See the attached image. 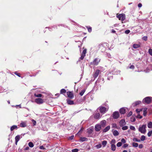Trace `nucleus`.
<instances>
[{
  "label": "nucleus",
  "instance_id": "obj_37",
  "mask_svg": "<svg viewBox=\"0 0 152 152\" xmlns=\"http://www.w3.org/2000/svg\"><path fill=\"white\" fill-rule=\"evenodd\" d=\"M86 53V49H85L83 51L82 54L85 56Z\"/></svg>",
  "mask_w": 152,
  "mask_h": 152
},
{
  "label": "nucleus",
  "instance_id": "obj_17",
  "mask_svg": "<svg viewBox=\"0 0 152 152\" xmlns=\"http://www.w3.org/2000/svg\"><path fill=\"white\" fill-rule=\"evenodd\" d=\"M110 129V126H108L103 130V132H107Z\"/></svg>",
  "mask_w": 152,
  "mask_h": 152
},
{
  "label": "nucleus",
  "instance_id": "obj_7",
  "mask_svg": "<svg viewBox=\"0 0 152 152\" xmlns=\"http://www.w3.org/2000/svg\"><path fill=\"white\" fill-rule=\"evenodd\" d=\"M35 102L37 104H42L43 103V100L41 98H37L35 99Z\"/></svg>",
  "mask_w": 152,
  "mask_h": 152
},
{
  "label": "nucleus",
  "instance_id": "obj_57",
  "mask_svg": "<svg viewBox=\"0 0 152 152\" xmlns=\"http://www.w3.org/2000/svg\"><path fill=\"white\" fill-rule=\"evenodd\" d=\"M146 114H147V112H146V110H144L143 111V115H144V116H145L146 115Z\"/></svg>",
  "mask_w": 152,
  "mask_h": 152
},
{
  "label": "nucleus",
  "instance_id": "obj_10",
  "mask_svg": "<svg viewBox=\"0 0 152 152\" xmlns=\"http://www.w3.org/2000/svg\"><path fill=\"white\" fill-rule=\"evenodd\" d=\"M94 117L95 119H99L100 118L101 116H100V114L99 113H95L94 115Z\"/></svg>",
  "mask_w": 152,
  "mask_h": 152
},
{
  "label": "nucleus",
  "instance_id": "obj_22",
  "mask_svg": "<svg viewBox=\"0 0 152 152\" xmlns=\"http://www.w3.org/2000/svg\"><path fill=\"white\" fill-rule=\"evenodd\" d=\"M88 140V139L85 137H81L80 138V140L82 142H83L85 141H86Z\"/></svg>",
  "mask_w": 152,
  "mask_h": 152
},
{
  "label": "nucleus",
  "instance_id": "obj_23",
  "mask_svg": "<svg viewBox=\"0 0 152 152\" xmlns=\"http://www.w3.org/2000/svg\"><path fill=\"white\" fill-rule=\"evenodd\" d=\"M140 45L137 44H134L133 45V47L134 48H137L140 47Z\"/></svg>",
  "mask_w": 152,
  "mask_h": 152
},
{
  "label": "nucleus",
  "instance_id": "obj_59",
  "mask_svg": "<svg viewBox=\"0 0 152 152\" xmlns=\"http://www.w3.org/2000/svg\"><path fill=\"white\" fill-rule=\"evenodd\" d=\"M143 145L142 144H140L139 145V147L140 148H143Z\"/></svg>",
  "mask_w": 152,
  "mask_h": 152
},
{
  "label": "nucleus",
  "instance_id": "obj_34",
  "mask_svg": "<svg viewBox=\"0 0 152 152\" xmlns=\"http://www.w3.org/2000/svg\"><path fill=\"white\" fill-rule=\"evenodd\" d=\"M133 140L134 141L137 142H140V140H138L137 138H134L133 139Z\"/></svg>",
  "mask_w": 152,
  "mask_h": 152
},
{
  "label": "nucleus",
  "instance_id": "obj_40",
  "mask_svg": "<svg viewBox=\"0 0 152 152\" xmlns=\"http://www.w3.org/2000/svg\"><path fill=\"white\" fill-rule=\"evenodd\" d=\"M112 128H117V125L115 123H113L112 124Z\"/></svg>",
  "mask_w": 152,
  "mask_h": 152
},
{
  "label": "nucleus",
  "instance_id": "obj_32",
  "mask_svg": "<svg viewBox=\"0 0 152 152\" xmlns=\"http://www.w3.org/2000/svg\"><path fill=\"white\" fill-rule=\"evenodd\" d=\"M28 145L31 148H32L33 147L34 145L32 142H30L28 143Z\"/></svg>",
  "mask_w": 152,
  "mask_h": 152
},
{
  "label": "nucleus",
  "instance_id": "obj_1",
  "mask_svg": "<svg viewBox=\"0 0 152 152\" xmlns=\"http://www.w3.org/2000/svg\"><path fill=\"white\" fill-rule=\"evenodd\" d=\"M146 125H143L142 126H139L138 131L141 133L145 134L146 131Z\"/></svg>",
  "mask_w": 152,
  "mask_h": 152
},
{
  "label": "nucleus",
  "instance_id": "obj_15",
  "mask_svg": "<svg viewBox=\"0 0 152 152\" xmlns=\"http://www.w3.org/2000/svg\"><path fill=\"white\" fill-rule=\"evenodd\" d=\"M67 102V103L70 105L73 104H74V102L72 100H71L69 99H66Z\"/></svg>",
  "mask_w": 152,
  "mask_h": 152
},
{
  "label": "nucleus",
  "instance_id": "obj_31",
  "mask_svg": "<svg viewBox=\"0 0 152 152\" xmlns=\"http://www.w3.org/2000/svg\"><path fill=\"white\" fill-rule=\"evenodd\" d=\"M132 146L135 147H138V144L137 143H135V142H133L132 143Z\"/></svg>",
  "mask_w": 152,
  "mask_h": 152
},
{
  "label": "nucleus",
  "instance_id": "obj_45",
  "mask_svg": "<svg viewBox=\"0 0 152 152\" xmlns=\"http://www.w3.org/2000/svg\"><path fill=\"white\" fill-rule=\"evenodd\" d=\"M135 118L134 117H132L131 118V121L132 122H134L135 121Z\"/></svg>",
  "mask_w": 152,
  "mask_h": 152
},
{
  "label": "nucleus",
  "instance_id": "obj_4",
  "mask_svg": "<svg viewBox=\"0 0 152 152\" xmlns=\"http://www.w3.org/2000/svg\"><path fill=\"white\" fill-rule=\"evenodd\" d=\"M117 18L119 20H121L122 21H124L125 19V15L124 14H119L117 16Z\"/></svg>",
  "mask_w": 152,
  "mask_h": 152
},
{
  "label": "nucleus",
  "instance_id": "obj_9",
  "mask_svg": "<svg viewBox=\"0 0 152 152\" xmlns=\"http://www.w3.org/2000/svg\"><path fill=\"white\" fill-rule=\"evenodd\" d=\"M106 123L107 121L106 120H103L100 122L99 124H100L102 128H104L106 126Z\"/></svg>",
  "mask_w": 152,
  "mask_h": 152
},
{
  "label": "nucleus",
  "instance_id": "obj_33",
  "mask_svg": "<svg viewBox=\"0 0 152 152\" xmlns=\"http://www.w3.org/2000/svg\"><path fill=\"white\" fill-rule=\"evenodd\" d=\"M145 137L144 135H142L141 136L140 138V140L143 141L145 139Z\"/></svg>",
  "mask_w": 152,
  "mask_h": 152
},
{
  "label": "nucleus",
  "instance_id": "obj_43",
  "mask_svg": "<svg viewBox=\"0 0 152 152\" xmlns=\"http://www.w3.org/2000/svg\"><path fill=\"white\" fill-rule=\"evenodd\" d=\"M72 152H77L78 151V150L77 148H75L72 149Z\"/></svg>",
  "mask_w": 152,
  "mask_h": 152
},
{
  "label": "nucleus",
  "instance_id": "obj_21",
  "mask_svg": "<svg viewBox=\"0 0 152 152\" xmlns=\"http://www.w3.org/2000/svg\"><path fill=\"white\" fill-rule=\"evenodd\" d=\"M147 126L148 128L152 129V122L151 121L149 122L148 123Z\"/></svg>",
  "mask_w": 152,
  "mask_h": 152
},
{
  "label": "nucleus",
  "instance_id": "obj_19",
  "mask_svg": "<svg viewBox=\"0 0 152 152\" xmlns=\"http://www.w3.org/2000/svg\"><path fill=\"white\" fill-rule=\"evenodd\" d=\"M141 102L140 101H137L134 103L133 105L134 106H136L140 104Z\"/></svg>",
  "mask_w": 152,
  "mask_h": 152
},
{
  "label": "nucleus",
  "instance_id": "obj_13",
  "mask_svg": "<svg viewBox=\"0 0 152 152\" xmlns=\"http://www.w3.org/2000/svg\"><path fill=\"white\" fill-rule=\"evenodd\" d=\"M100 71L98 69L96 70L94 73L93 76L94 78H96L99 75Z\"/></svg>",
  "mask_w": 152,
  "mask_h": 152
},
{
  "label": "nucleus",
  "instance_id": "obj_12",
  "mask_svg": "<svg viewBox=\"0 0 152 152\" xmlns=\"http://www.w3.org/2000/svg\"><path fill=\"white\" fill-rule=\"evenodd\" d=\"M67 94L68 95V97L70 99H72L74 97L73 94L71 92H67Z\"/></svg>",
  "mask_w": 152,
  "mask_h": 152
},
{
  "label": "nucleus",
  "instance_id": "obj_51",
  "mask_svg": "<svg viewBox=\"0 0 152 152\" xmlns=\"http://www.w3.org/2000/svg\"><path fill=\"white\" fill-rule=\"evenodd\" d=\"M130 32V30H126L125 31V33H126V34H128Z\"/></svg>",
  "mask_w": 152,
  "mask_h": 152
},
{
  "label": "nucleus",
  "instance_id": "obj_26",
  "mask_svg": "<svg viewBox=\"0 0 152 152\" xmlns=\"http://www.w3.org/2000/svg\"><path fill=\"white\" fill-rule=\"evenodd\" d=\"M107 144V141L106 140L103 141L102 142V145L103 147H104Z\"/></svg>",
  "mask_w": 152,
  "mask_h": 152
},
{
  "label": "nucleus",
  "instance_id": "obj_11",
  "mask_svg": "<svg viewBox=\"0 0 152 152\" xmlns=\"http://www.w3.org/2000/svg\"><path fill=\"white\" fill-rule=\"evenodd\" d=\"M126 123L124 119L121 120L119 122V125L121 126H123L126 125Z\"/></svg>",
  "mask_w": 152,
  "mask_h": 152
},
{
  "label": "nucleus",
  "instance_id": "obj_60",
  "mask_svg": "<svg viewBox=\"0 0 152 152\" xmlns=\"http://www.w3.org/2000/svg\"><path fill=\"white\" fill-rule=\"evenodd\" d=\"M142 6V4L141 3H139L138 4V7H139L140 8Z\"/></svg>",
  "mask_w": 152,
  "mask_h": 152
},
{
  "label": "nucleus",
  "instance_id": "obj_46",
  "mask_svg": "<svg viewBox=\"0 0 152 152\" xmlns=\"http://www.w3.org/2000/svg\"><path fill=\"white\" fill-rule=\"evenodd\" d=\"M148 52L152 56V49H149L148 50Z\"/></svg>",
  "mask_w": 152,
  "mask_h": 152
},
{
  "label": "nucleus",
  "instance_id": "obj_25",
  "mask_svg": "<svg viewBox=\"0 0 152 152\" xmlns=\"http://www.w3.org/2000/svg\"><path fill=\"white\" fill-rule=\"evenodd\" d=\"M115 143L116 140L114 139L112 140L110 142V144L111 145H115Z\"/></svg>",
  "mask_w": 152,
  "mask_h": 152
},
{
  "label": "nucleus",
  "instance_id": "obj_14",
  "mask_svg": "<svg viewBox=\"0 0 152 152\" xmlns=\"http://www.w3.org/2000/svg\"><path fill=\"white\" fill-rule=\"evenodd\" d=\"M26 121L23 122L22 121L20 124V126L22 127H25L26 126Z\"/></svg>",
  "mask_w": 152,
  "mask_h": 152
},
{
  "label": "nucleus",
  "instance_id": "obj_58",
  "mask_svg": "<svg viewBox=\"0 0 152 152\" xmlns=\"http://www.w3.org/2000/svg\"><path fill=\"white\" fill-rule=\"evenodd\" d=\"M134 66L133 65H131L129 67V68L131 69H134Z\"/></svg>",
  "mask_w": 152,
  "mask_h": 152
},
{
  "label": "nucleus",
  "instance_id": "obj_38",
  "mask_svg": "<svg viewBox=\"0 0 152 152\" xmlns=\"http://www.w3.org/2000/svg\"><path fill=\"white\" fill-rule=\"evenodd\" d=\"M130 129L134 131L135 130V127L133 126H130Z\"/></svg>",
  "mask_w": 152,
  "mask_h": 152
},
{
  "label": "nucleus",
  "instance_id": "obj_20",
  "mask_svg": "<svg viewBox=\"0 0 152 152\" xmlns=\"http://www.w3.org/2000/svg\"><path fill=\"white\" fill-rule=\"evenodd\" d=\"M113 134L114 136H117L119 134L117 130H115L113 131Z\"/></svg>",
  "mask_w": 152,
  "mask_h": 152
},
{
  "label": "nucleus",
  "instance_id": "obj_53",
  "mask_svg": "<svg viewBox=\"0 0 152 152\" xmlns=\"http://www.w3.org/2000/svg\"><path fill=\"white\" fill-rule=\"evenodd\" d=\"M85 56L83 55H82L81 54V56L80 57V59L81 60H83V59L84 58V57Z\"/></svg>",
  "mask_w": 152,
  "mask_h": 152
},
{
  "label": "nucleus",
  "instance_id": "obj_63",
  "mask_svg": "<svg viewBox=\"0 0 152 152\" xmlns=\"http://www.w3.org/2000/svg\"><path fill=\"white\" fill-rule=\"evenodd\" d=\"M92 131V130L91 129H89V131L88 132H89L90 133H91V132Z\"/></svg>",
  "mask_w": 152,
  "mask_h": 152
},
{
  "label": "nucleus",
  "instance_id": "obj_55",
  "mask_svg": "<svg viewBox=\"0 0 152 152\" xmlns=\"http://www.w3.org/2000/svg\"><path fill=\"white\" fill-rule=\"evenodd\" d=\"M39 148L40 149H44V150H45V148L42 145L40 146L39 147Z\"/></svg>",
  "mask_w": 152,
  "mask_h": 152
},
{
  "label": "nucleus",
  "instance_id": "obj_52",
  "mask_svg": "<svg viewBox=\"0 0 152 152\" xmlns=\"http://www.w3.org/2000/svg\"><path fill=\"white\" fill-rule=\"evenodd\" d=\"M137 118H139L141 119L142 118V116L140 115V114H138L137 116Z\"/></svg>",
  "mask_w": 152,
  "mask_h": 152
},
{
  "label": "nucleus",
  "instance_id": "obj_3",
  "mask_svg": "<svg viewBox=\"0 0 152 152\" xmlns=\"http://www.w3.org/2000/svg\"><path fill=\"white\" fill-rule=\"evenodd\" d=\"M152 97H147L144 98L143 101L144 103L149 104L151 101Z\"/></svg>",
  "mask_w": 152,
  "mask_h": 152
},
{
  "label": "nucleus",
  "instance_id": "obj_5",
  "mask_svg": "<svg viewBox=\"0 0 152 152\" xmlns=\"http://www.w3.org/2000/svg\"><path fill=\"white\" fill-rule=\"evenodd\" d=\"M102 127L99 124H96L94 127L95 130L96 132H99L101 130V129Z\"/></svg>",
  "mask_w": 152,
  "mask_h": 152
},
{
  "label": "nucleus",
  "instance_id": "obj_28",
  "mask_svg": "<svg viewBox=\"0 0 152 152\" xmlns=\"http://www.w3.org/2000/svg\"><path fill=\"white\" fill-rule=\"evenodd\" d=\"M95 147L97 149H99L100 148L102 147V145L101 144L99 143L97 145H96Z\"/></svg>",
  "mask_w": 152,
  "mask_h": 152
},
{
  "label": "nucleus",
  "instance_id": "obj_50",
  "mask_svg": "<svg viewBox=\"0 0 152 152\" xmlns=\"http://www.w3.org/2000/svg\"><path fill=\"white\" fill-rule=\"evenodd\" d=\"M128 146V145L127 144H124L123 146V147L124 148H125L127 147Z\"/></svg>",
  "mask_w": 152,
  "mask_h": 152
},
{
  "label": "nucleus",
  "instance_id": "obj_16",
  "mask_svg": "<svg viewBox=\"0 0 152 152\" xmlns=\"http://www.w3.org/2000/svg\"><path fill=\"white\" fill-rule=\"evenodd\" d=\"M119 111L121 114H124L125 113L126 110L124 108H122L120 109Z\"/></svg>",
  "mask_w": 152,
  "mask_h": 152
},
{
  "label": "nucleus",
  "instance_id": "obj_29",
  "mask_svg": "<svg viewBox=\"0 0 152 152\" xmlns=\"http://www.w3.org/2000/svg\"><path fill=\"white\" fill-rule=\"evenodd\" d=\"M66 92V90L64 89H62L60 91V93L63 94Z\"/></svg>",
  "mask_w": 152,
  "mask_h": 152
},
{
  "label": "nucleus",
  "instance_id": "obj_41",
  "mask_svg": "<svg viewBox=\"0 0 152 152\" xmlns=\"http://www.w3.org/2000/svg\"><path fill=\"white\" fill-rule=\"evenodd\" d=\"M85 91V90H83L80 93V94L81 96H82L83 95V94H84V92Z\"/></svg>",
  "mask_w": 152,
  "mask_h": 152
},
{
  "label": "nucleus",
  "instance_id": "obj_18",
  "mask_svg": "<svg viewBox=\"0 0 152 152\" xmlns=\"http://www.w3.org/2000/svg\"><path fill=\"white\" fill-rule=\"evenodd\" d=\"M111 147L112 151H114L115 150L116 146L115 145H111Z\"/></svg>",
  "mask_w": 152,
  "mask_h": 152
},
{
  "label": "nucleus",
  "instance_id": "obj_8",
  "mask_svg": "<svg viewBox=\"0 0 152 152\" xmlns=\"http://www.w3.org/2000/svg\"><path fill=\"white\" fill-rule=\"evenodd\" d=\"M113 117L114 119H117L119 116V114L118 112H115L113 113Z\"/></svg>",
  "mask_w": 152,
  "mask_h": 152
},
{
  "label": "nucleus",
  "instance_id": "obj_64",
  "mask_svg": "<svg viewBox=\"0 0 152 152\" xmlns=\"http://www.w3.org/2000/svg\"><path fill=\"white\" fill-rule=\"evenodd\" d=\"M122 152H128L127 151L125 150H124Z\"/></svg>",
  "mask_w": 152,
  "mask_h": 152
},
{
  "label": "nucleus",
  "instance_id": "obj_48",
  "mask_svg": "<svg viewBox=\"0 0 152 152\" xmlns=\"http://www.w3.org/2000/svg\"><path fill=\"white\" fill-rule=\"evenodd\" d=\"M132 112L130 111L129 112V113L127 115V116L128 117H130L132 115Z\"/></svg>",
  "mask_w": 152,
  "mask_h": 152
},
{
  "label": "nucleus",
  "instance_id": "obj_62",
  "mask_svg": "<svg viewBox=\"0 0 152 152\" xmlns=\"http://www.w3.org/2000/svg\"><path fill=\"white\" fill-rule=\"evenodd\" d=\"M136 111L137 112V113H139L140 112V111L138 109H137L136 110Z\"/></svg>",
  "mask_w": 152,
  "mask_h": 152
},
{
  "label": "nucleus",
  "instance_id": "obj_6",
  "mask_svg": "<svg viewBox=\"0 0 152 152\" xmlns=\"http://www.w3.org/2000/svg\"><path fill=\"white\" fill-rule=\"evenodd\" d=\"M100 59L99 58H95L93 62L91 63V64L95 65H97L100 62Z\"/></svg>",
  "mask_w": 152,
  "mask_h": 152
},
{
  "label": "nucleus",
  "instance_id": "obj_2",
  "mask_svg": "<svg viewBox=\"0 0 152 152\" xmlns=\"http://www.w3.org/2000/svg\"><path fill=\"white\" fill-rule=\"evenodd\" d=\"M98 109L101 113L104 114L106 111H108V108L102 106H100Z\"/></svg>",
  "mask_w": 152,
  "mask_h": 152
},
{
  "label": "nucleus",
  "instance_id": "obj_54",
  "mask_svg": "<svg viewBox=\"0 0 152 152\" xmlns=\"http://www.w3.org/2000/svg\"><path fill=\"white\" fill-rule=\"evenodd\" d=\"M14 73H15V75H17V76H19V77H20V74L19 73H18L17 72H15Z\"/></svg>",
  "mask_w": 152,
  "mask_h": 152
},
{
  "label": "nucleus",
  "instance_id": "obj_35",
  "mask_svg": "<svg viewBox=\"0 0 152 152\" xmlns=\"http://www.w3.org/2000/svg\"><path fill=\"white\" fill-rule=\"evenodd\" d=\"M122 145V143L121 142H118L117 144V146L118 147H120Z\"/></svg>",
  "mask_w": 152,
  "mask_h": 152
},
{
  "label": "nucleus",
  "instance_id": "obj_49",
  "mask_svg": "<svg viewBox=\"0 0 152 152\" xmlns=\"http://www.w3.org/2000/svg\"><path fill=\"white\" fill-rule=\"evenodd\" d=\"M142 39L146 41L147 40V36H144L142 37Z\"/></svg>",
  "mask_w": 152,
  "mask_h": 152
},
{
  "label": "nucleus",
  "instance_id": "obj_56",
  "mask_svg": "<svg viewBox=\"0 0 152 152\" xmlns=\"http://www.w3.org/2000/svg\"><path fill=\"white\" fill-rule=\"evenodd\" d=\"M74 137V135H72L70 137H69V139H70V140H72V139H73Z\"/></svg>",
  "mask_w": 152,
  "mask_h": 152
},
{
  "label": "nucleus",
  "instance_id": "obj_39",
  "mask_svg": "<svg viewBox=\"0 0 152 152\" xmlns=\"http://www.w3.org/2000/svg\"><path fill=\"white\" fill-rule=\"evenodd\" d=\"M86 27L88 29V32H91L92 31L91 28V27H88V26H87Z\"/></svg>",
  "mask_w": 152,
  "mask_h": 152
},
{
  "label": "nucleus",
  "instance_id": "obj_61",
  "mask_svg": "<svg viewBox=\"0 0 152 152\" xmlns=\"http://www.w3.org/2000/svg\"><path fill=\"white\" fill-rule=\"evenodd\" d=\"M113 33H115V31L114 29H112L111 31Z\"/></svg>",
  "mask_w": 152,
  "mask_h": 152
},
{
  "label": "nucleus",
  "instance_id": "obj_36",
  "mask_svg": "<svg viewBox=\"0 0 152 152\" xmlns=\"http://www.w3.org/2000/svg\"><path fill=\"white\" fill-rule=\"evenodd\" d=\"M152 134V130H151L150 131H149L148 133V137H150L151 136Z\"/></svg>",
  "mask_w": 152,
  "mask_h": 152
},
{
  "label": "nucleus",
  "instance_id": "obj_44",
  "mask_svg": "<svg viewBox=\"0 0 152 152\" xmlns=\"http://www.w3.org/2000/svg\"><path fill=\"white\" fill-rule=\"evenodd\" d=\"M32 122H33V125L34 126H35L36 125V121L35 120H34V119H32Z\"/></svg>",
  "mask_w": 152,
  "mask_h": 152
},
{
  "label": "nucleus",
  "instance_id": "obj_30",
  "mask_svg": "<svg viewBox=\"0 0 152 152\" xmlns=\"http://www.w3.org/2000/svg\"><path fill=\"white\" fill-rule=\"evenodd\" d=\"M34 96L36 97H41L42 96V95L41 94H34Z\"/></svg>",
  "mask_w": 152,
  "mask_h": 152
},
{
  "label": "nucleus",
  "instance_id": "obj_27",
  "mask_svg": "<svg viewBox=\"0 0 152 152\" xmlns=\"http://www.w3.org/2000/svg\"><path fill=\"white\" fill-rule=\"evenodd\" d=\"M20 138V136L19 135H18L17 136H16L15 138V141H18L19 140Z\"/></svg>",
  "mask_w": 152,
  "mask_h": 152
},
{
  "label": "nucleus",
  "instance_id": "obj_47",
  "mask_svg": "<svg viewBox=\"0 0 152 152\" xmlns=\"http://www.w3.org/2000/svg\"><path fill=\"white\" fill-rule=\"evenodd\" d=\"M122 143H125L126 142L125 140L123 138L121 140V142Z\"/></svg>",
  "mask_w": 152,
  "mask_h": 152
},
{
  "label": "nucleus",
  "instance_id": "obj_24",
  "mask_svg": "<svg viewBox=\"0 0 152 152\" xmlns=\"http://www.w3.org/2000/svg\"><path fill=\"white\" fill-rule=\"evenodd\" d=\"M17 126L16 125H13L10 128V130L11 131H12L14 129H17Z\"/></svg>",
  "mask_w": 152,
  "mask_h": 152
},
{
  "label": "nucleus",
  "instance_id": "obj_42",
  "mask_svg": "<svg viewBox=\"0 0 152 152\" xmlns=\"http://www.w3.org/2000/svg\"><path fill=\"white\" fill-rule=\"evenodd\" d=\"M128 127L127 126H123L122 127V129L123 130H127L128 129Z\"/></svg>",
  "mask_w": 152,
  "mask_h": 152
}]
</instances>
